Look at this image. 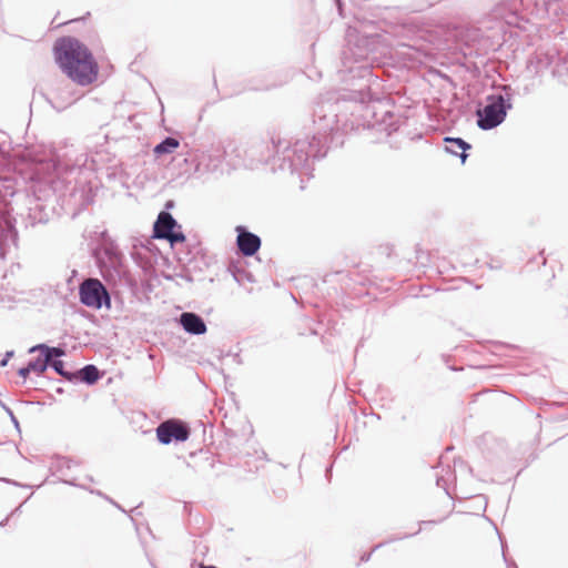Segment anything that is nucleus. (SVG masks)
<instances>
[{
  "mask_svg": "<svg viewBox=\"0 0 568 568\" xmlns=\"http://www.w3.org/2000/svg\"><path fill=\"white\" fill-rule=\"evenodd\" d=\"M53 57L60 70L78 85H91L99 78L100 67L95 57L77 38H59L53 44Z\"/></svg>",
  "mask_w": 568,
  "mask_h": 568,
  "instance_id": "obj_1",
  "label": "nucleus"
},
{
  "mask_svg": "<svg viewBox=\"0 0 568 568\" xmlns=\"http://www.w3.org/2000/svg\"><path fill=\"white\" fill-rule=\"evenodd\" d=\"M80 301L83 305L99 310L104 304L111 307L110 295L104 285L98 278H87L79 287Z\"/></svg>",
  "mask_w": 568,
  "mask_h": 568,
  "instance_id": "obj_2",
  "label": "nucleus"
},
{
  "mask_svg": "<svg viewBox=\"0 0 568 568\" xmlns=\"http://www.w3.org/2000/svg\"><path fill=\"white\" fill-rule=\"evenodd\" d=\"M477 115V123L484 130H489L500 124L506 116L503 97H490L488 104L483 110H478Z\"/></svg>",
  "mask_w": 568,
  "mask_h": 568,
  "instance_id": "obj_3",
  "label": "nucleus"
},
{
  "mask_svg": "<svg viewBox=\"0 0 568 568\" xmlns=\"http://www.w3.org/2000/svg\"><path fill=\"white\" fill-rule=\"evenodd\" d=\"M178 226L176 221L168 212H161L153 226V236L155 239L168 240L172 245L185 242V235L182 232H174Z\"/></svg>",
  "mask_w": 568,
  "mask_h": 568,
  "instance_id": "obj_4",
  "label": "nucleus"
},
{
  "mask_svg": "<svg viewBox=\"0 0 568 568\" xmlns=\"http://www.w3.org/2000/svg\"><path fill=\"white\" fill-rule=\"evenodd\" d=\"M189 429L184 423L178 419L163 422L156 428L158 439L162 444H169L172 439L184 442L189 438Z\"/></svg>",
  "mask_w": 568,
  "mask_h": 568,
  "instance_id": "obj_5",
  "label": "nucleus"
},
{
  "mask_svg": "<svg viewBox=\"0 0 568 568\" xmlns=\"http://www.w3.org/2000/svg\"><path fill=\"white\" fill-rule=\"evenodd\" d=\"M37 348L41 349L44 353V357L30 362L28 364V367L30 368L31 372H36L39 374H42L47 369L52 357H60V356L64 355L63 349L58 348V347H48L44 345H39V346L32 348L31 352Z\"/></svg>",
  "mask_w": 568,
  "mask_h": 568,
  "instance_id": "obj_6",
  "label": "nucleus"
},
{
  "mask_svg": "<svg viewBox=\"0 0 568 568\" xmlns=\"http://www.w3.org/2000/svg\"><path fill=\"white\" fill-rule=\"evenodd\" d=\"M239 250L246 256L254 255L260 246L261 240L257 235L250 232H241L237 235Z\"/></svg>",
  "mask_w": 568,
  "mask_h": 568,
  "instance_id": "obj_7",
  "label": "nucleus"
},
{
  "mask_svg": "<svg viewBox=\"0 0 568 568\" xmlns=\"http://www.w3.org/2000/svg\"><path fill=\"white\" fill-rule=\"evenodd\" d=\"M181 324L191 334L200 335L206 332L203 320L194 313H183L181 315Z\"/></svg>",
  "mask_w": 568,
  "mask_h": 568,
  "instance_id": "obj_8",
  "label": "nucleus"
},
{
  "mask_svg": "<svg viewBox=\"0 0 568 568\" xmlns=\"http://www.w3.org/2000/svg\"><path fill=\"white\" fill-rule=\"evenodd\" d=\"M446 142H447L446 150L453 154L459 155L462 159V162L464 163L467 158L466 150L470 148L469 144H467L462 139H452V138H447Z\"/></svg>",
  "mask_w": 568,
  "mask_h": 568,
  "instance_id": "obj_9",
  "label": "nucleus"
},
{
  "mask_svg": "<svg viewBox=\"0 0 568 568\" xmlns=\"http://www.w3.org/2000/svg\"><path fill=\"white\" fill-rule=\"evenodd\" d=\"M180 143L174 138H166L163 142L154 148V153L158 155L172 153L179 148Z\"/></svg>",
  "mask_w": 568,
  "mask_h": 568,
  "instance_id": "obj_10",
  "label": "nucleus"
},
{
  "mask_svg": "<svg viewBox=\"0 0 568 568\" xmlns=\"http://www.w3.org/2000/svg\"><path fill=\"white\" fill-rule=\"evenodd\" d=\"M81 375L82 379L89 384L95 383L100 377L98 368L93 365H87L82 368Z\"/></svg>",
  "mask_w": 568,
  "mask_h": 568,
  "instance_id": "obj_11",
  "label": "nucleus"
},
{
  "mask_svg": "<svg viewBox=\"0 0 568 568\" xmlns=\"http://www.w3.org/2000/svg\"><path fill=\"white\" fill-rule=\"evenodd\" d=\"M52 367L62 376H67V372L64 371V362L57 359L51 363Z\"/></svg>",
  "mask_w": 568,
  "mask_h": 568,
  "instance_id": "obj_12",
  "label": "nucleus"
},
{
  "mask_svg": "<svg viewBox=\"0 0 568 568\" xmlns=\"http://www.w3.org/2000/svg\"><path fill=\"white\" fill-rule=\"evenodd\" d=\"M30 368L27 366V367H22L18 371V374L22 377V378H27L29 376V373H30Z\"/></svg>",
  "mask_w": 568,
  "mask_h": 568,
  "instance_id": "obj_13",
  "label": "nucleus"
},
{
  "mask_svg": "<svg viewBox=\"0 0 568 568\" xmlns=\"http://www.w3.org/2000/svg\"><path fill=\"white\" fill-rule=\"evenodd\" d=\"M201 568H217L215 566H204V565H201Z\"/></svg>",
  "mask_w": 568,
  "mask_h": 568,
  "instance_id": "obj_14",
  "label": "nucleus"
},
{
  "mask_svg": "<svg viewBox=\"0 0 568 568\" xmlns=\"http://www.w3.org/2000/svg\"><path fill=\"white\" fill-rule=\"evenodd\" d=\"M6 364H7V359H3V361L0 363V365H1V366H4Z\"/></svg>",
  "mask_w": 568,
  "mask_h": 568,
  "instance_id": "obj_15",
  "label": "nucleus"
}]
</instances>
